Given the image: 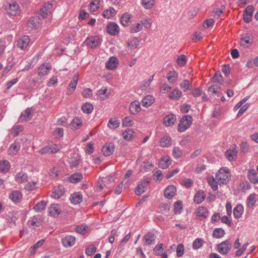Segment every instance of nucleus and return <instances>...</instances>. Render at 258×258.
I'll use <instances>...</instances> for the list:
<instances>
[{
  "instance_id": "a19ab883",
  "label": "nucleus",
  "mask_w": 258,
  "mask_h": 258,
  "mask_svg": "<svg viewBox=\"0 0 258 258\" xmlns=\"http://www.w3.org/2000/svg\"><path fill=\"white\" fill-rule=\"evenodd\" d=\"M39 19L38 17L31 18L28 22V27L29 30L35 28L39 24Z\"/></svg>"
},
{
  "instance_id": "774afa93",
  "label": "nucleus",
  "mask_w": 258,
  "mask_h": 258,
  "mask_svg": "<svg viewBox=\"0 0 258 258\" xmlns=\"http://www.w3.org/2000/svg\"><path fill=\"white\" fill-rule=\"evenodd\" d=\"M96 247L94 245H90L87 248L86 254L88 256H91L96 252Z\"/></svg>"
},
{
  "instance_id": "e433bc0d",
  "label": "nucleus",
  "mask_w": 258,
  "mask_h": 258,
  "mask_svg": "<svg viewBox=\"0 0 258 258\" xmlns=\"http://www.w3.org/2000/svg\"><path fill=\"white\" fill-rule=\"evenodd\" d=\"M28 176L24 172H20L15 176V180L18 183H22L27 180Z\"/></svg>"
},
{
  "instance_id": "bf43d9fd",
  "label": "nucleus",
  "mask_w": 258,
  "mask_h": 258,
  "mask_svg": "<svg viewBox=\"0 0 258 258\" xmlns=\"http://www.w3.org/2000/svg\"><path fill=\"white\" fill-rule=\"evenodd\" d=\"M204 241L201 238L196 239L192 243V247L194 249H198L203 245Z\"/></svg>"
},
{
  "instance_id": "09e8293b",
  "label": "nucleus",
  "mask_w": 258,
  "mask_h": 258,
  "mask_svg": "<svg viewBox=\"0 0 258 258\" xmlns=\"http://www.w3.org/2000/svg\"><path fill=\"white\" fill-rule=\"evenodd\" d=\"M93 106L92 104L85 103L82 106V110L85 113H90L93 110Z\"/></svg>"
},
{
  "instance_id": "58836bf2",
  "label": "nucleus",
  "mask_w": 258,
  "mask_h": 258,
  "mask_svg": "<svg viewBox=\"0 0 258 258\" xmlns=\"http://www.w3.org/2000/svg\"><path fill=\"white\" fill-rule=\"evenodd\" d=\"M182 95V92L178 89L173 90L169 94V97L172 100L178 99Z\"/></svg>"
},
{
  "instance_id": "680f3d73",
  "label": "nucleus",
  "mask_w": 258,
  "mask_h": 258,
  "mask_svg": "<svg viewBox=\"0 0 258 258\" xmlns=\"http://www.w3.org/2000/svg\"><path fill=\"white\" fill-rule=\"evenodd\" d=\"M175 75L176 72L175 71H170L167 75V78L168 80L172 83L175 82L176 81V79H175L176 76Z\"/></svg>"
},
{
  "instance_id": "f704fd0d",
  "label": "nucleus",
  "mask_w": 258,
  "mask_h": 258,
  "mask_svg": "<svg viewBox=\"0 0 258 258\" xmlns=\"http://www.w3.org/2000/svg\"><path fill=\"white\" fill-rule=\"evenodd\" d=\"M225 155L229 161L234 160L237 157V150L236 149L228 150L226 152Z\"/></svg>"
},
{
  "instance_id": "a211bd4d",
  "label": "nucleus",
  "mask_w": 258,
  "mask_h": 258,
  "mask_svg": "<svg viewBox=\"0 0 258 258\" xmlns=\"http://www.w3.org/2000/svg\"><path fill=\"white\" fill-rule=\"evenodd\" d=\"M9 198L14 203H18L22 198L21 192L17 190H13L9 195Z\"/></svg>"
},
{
  "instance_id": "13d9d810",
  "label": "nucleus",
  "mask_w": 258,
  "mask_h": 258,
  "mask_svg": "<svg viewBox=\"0 0 258 258\" xmlns=\"http://www.w3.org/2000/svg\"><path fill=\"white\" fill-rule=\"evenodd\" d=\"M255 197L256 195L255 194H250L248 196L247 198V205L249 207H252L255 205L256 202Z\"/></svg>"
},
{
  "instance_id": "aec40b11",
  "label": "nucleus",
  "mask_w": 258,
  "mask_h": 258,
  "mask_svg": "<svg viewBox=\"0 0 258 258\" xmlns=\"http://www.w3.org/2000/svg\"><path fill=\"white\" fill-rule=\"evenodd\" d=\"M156 236L154 234L151 232H148L143 237V240H145V245H151L155 243Z\"/></svg>"
},
{
  "instance_id": "7ed1b4c3",
  "label": "nucleus",
  "mask_w": 258,
  "mask_h": 258,
  "mask_svg": "<svg viewBox=\"0 0 258 258\" xmlns=\"http://www.w3.org/2000/svg\"><path fill=\"white\" fill-rule=\"evenodd\" d=\"M6 13L10 17H14L20 13L21 10L19 5L15 2L10 3L5 6Z\"/></svg>"
},
{
  "instance_id": "7c9ffc66",
  "label": "nucleus",
  "mask_w": 258,
  "mask_h": 258,
  "mask_svg": "<svg viewBox=\"0 0 258 258\" xmlns=\"http://www.w3.org/2000/svg\"><path fill=\"white\" fill-rule=\"evenodd\" d=\"M132 16L128 13H125L122 15L120 18V23L123 26H128L131 23Z\"/></svg>"
},
{
  "instance_id": "423d86ee",
  "label": "nucleus",
  "mask_w": 258,
  "mask_h": 258,
  "mask_svg": "<svg viewBox=\"0 0 258 258\" xmlns=\"http://www.w3.org/2000/svg\"><path fill=\"white\" fill-rule=\"evenodd\" d=\"M29 37L27 35H24L18 39L17 46L22 50H26L29 47Z\"/></svg>"
},
{
  "instance_id": "79ce46f5",
  "label": "nucleus",
  "mask_w": 258,
  "mask_h": 258,
  "mask_svg": "<svg viewBox=\"0 0 258 258\" xmlns=\"http://www.w3.org/2000/svg\"><path fill=\"white\" fill-rule=\"evenodd\" d=\"M120 121L116 118H111L109 120L107 126L110 129H115L119 126Z\"/></svg>"
},
{
  "instance_id": "9d476101",
  "label": "nucleus",
  "mask_w": 258,
  "mask_h": 258,
  "mask_svg": "<svg viewBox=\"0 0 258 258\" xmlns=\"http://www.w3.org/2000/svg\"><path fill=\"white\" fill-rule=\"evenodd\" d=\"M253 10V7L252 6H248L245 9L243 14V18L245 23H248L251 21Z\"/></svg>"
},
{
  "instance_id": "f257e3e1",
  "label": "nucleus",
  "mask_w": 258,
  "mask_h": 258,
  "mask_svg": "<svg viewBox=\"0 0 258 258\" xmlns=\"http://www.w3.org/2000/svg\"><path fill=\"white\" fill-rule=\"evenodd\" d=\"M230 175L228 170L221 168L216 174V180L219 184L226 183L229 180Z\"/></svg>"
},
{
  "instance_id": "0e129e2a",
  "label": "nucleus",
  "mask_w": 258,
  "mask_h": 258,
  "mask_svg": "<svg viewBox=\"0 0 258 258\" xmlns=\"http://www.w3.org/2000/svg\"><path fill=\"white\" fill-rule=\"evenodd\" d=\"M154 0H143L142 4L146 9H151L154 5Z\"/></svg>"
},
{
  "instance_id": "864d4df0",
  "label": "nucleus",
  "mask_w": 258,
  "mask_h": 258,
  "mask_svg": "<svg viewBox=\"0 0 258 258\" xmlns=\"http://www.w3.org/2000/svg\"><path fill=\"white\" fill-rule=\"evenodd\" d=\"M83 178V175L81 173L77 172L74 173L70 177V181L72 183H77L81 181Z\"/></svg>"
},
{
  "instance_id": "bb28decb",
  "label": "nucleus",
  "mask_w": 258,
  "mask_h": 258,
  "mask_svg": "<svg viewBox=\"0 0 258 258\" xmlns=\"http://www.w3.org/2000/svg\"><path fill=\"white\" fill-rule=\"evenodd\" d=\"M197 216L200 217L201 220L205 219L208 216V210L204 207H199L197 211Z\"/></svg>"
},
{
  "instance_id": "338daca9",
  "label": "nucleus",
  "mask_w": 258,
  "mask_h": 258,
  "mask_svg": "<svg viewBox=\"0 0 258 258\" xmlns=\"http://www.w3.org/2000/svg\"><path fill=\"white\" fill-rule=\"evenodd\" d=\"M107 89L105 88L104 89H100L97 91V95L102 99H104L107 97L108 95L107 94Z\"/></svg>"
},
{
  "instance_id": "b1692460",
  "label": "nucleus",
  "mask_w": 258,
  "mask_h": 258,
  "mask_svg": "<svg viewBox=\"0 0 258 258\" xmlns=\"http://www.w3.org/2000/svg\"><path fill=\"white\" fill-rule=\"evenodd\" d=\"M70 200L72 203L77 205L80 204L82 201L83 196L79 192H75L71 195Z\"/></svg>"
},
{
  "instance_id": "ea45409f",
  "label": "nucleus",
  "mask_w": 258,
  "mask_h": 258,
  "mask_svg": "<svg viewBox=\"0 0 258 258\" xmlns=\"http://www.w3.org/2000/svg\"><path fill=\"white\" fill-rule=\"evenodd\" d=\"M212 79L213 82H217V84H220L221 85L223 86L224 82L223 76L220 72H216L215 73L214 76L212 77Z\"/></svg>"
},
{
  "instance_id": "6e6d98bb",
  "label": "nucleus",
  "mask_w": 258,
  "mask_h": 258,
  "mask_svg": "<svg viewBox=\"0 0 258 258\" xmlns=\"http://www.w3.org/2000/svg\"><path fill=\"white\" fill-rule=\"evenodd\" d=\"M80 157L77 155L76 157L74 158H71L69 160V163L70 164V166L72 167H77L80 163Z\"/></svg>"
},
{
  "instance_id": "9b49d317",
  "label": "nucleus",
  "mask_w": 258,
  "mask_h": 258,
  "mask_svg": "<svg viewBox=\"0 0 258 258\" xmlns=\"http://www.w3.org/2000/svg\"><path fill=\"white\" fill-rule=\"evenodd\" d=\"M51 69L49 63H43L39 68L38 75L41 77L47 75Z\"/></svg>"
},
{
  "instance_id": "4be33fe9",
  "label": "nucleus",
  "mask_w": 258,
  "mask_h": 258,
  "mask_svg": "<svg viewBox=\"0 0 258 258\" xmlns=\"http://www.w3.org/2000/svg\"><path fill=\"white\" fill-rule=\"evenodd\" d=\"M176 192V187L174 185L168 186L164 191V196L165 198L170 199H171Z\"/></svg>"
},
{
  "instance_id": "6ab92c4d",
  "label": "nucleus",
  "mask_w": 258,
  "mask_h": 258,
  "mask_svg": "<svg viewBox=\"0 0 258 258\" xmlns=\"http://www.w3.org/2000/svg\"><path fill=\"white\" fill-rule=\"evenodd\" d=\"M52 9V5L50 2H47L45 3L43 7L41 9L40 11L41 13V15L43 18H45L48 13L51 12V10Z\"/></svg>"
},
{
  "instance_id": "393cba45",
  "label": "nucleus",
  "mask_w": 258,
  "mask_h": 258,
  "mask_svg": "<svg viewBox=\"0 0 258 258\" xmlns=\"http://www.w3.org/2000/svg\"><path fill=\"white\" fill-rule=\"evenodd\" d=\"M176 120V117L173 114H168L166 115L164 118V122L165 125L169 126L173 124Z\"/></svg>"
},
{
  "instance_id": "3c124183",
  "label": "nucleus",
  "mask_w": 258,
  "mask_h": 258,
  "mask_svg": "<svg viewBox=\"0 0 258 258\" xmlns=\"http://www.w3.org/2000/svg\"><path fill=\"white\" fill-rule=\"evenodd\" d=\"M45 202L44 201H41L34 206L33 209L37 212H40L45 209Z\"/></svg>"
},
{
  "instance_id": "e2e57ef3",
  "label": "nucleus",
  "mask_w": 258,
  "mask_h": 258,
  "mask_svg": "<svg viewBox=\"0 0 258 258\" xmlns=\"http://www.w3.org/2000/svg\"><path fill=\"white\" fill-rule=\"evenodd\" d=\"M186 61L187 60L186 56L183 54L179 55L177 58V63L178 65L181 66H184L186 62Z\"/></svg>"
},
{
  "instance_id": "4d7b16f0",
  "label": "nucleus",
  "mask_w": 258,
  "mask_h": 258,
  "mask_svg": "<svg viewBox=\"0 0 258 258\" xmlns=\"http://www.w3.org/2000/svg\"><path fill=\"white\" fill-rule=\"evenodd\" d=\"M88 230V226L84 225H78L76 226L75 229L76 232L83 235L85 234Z\"/></svg>"
},
{
  "instance_id": "1a4fd4ad",
  "label": "nucleus",
  "mask_w": 258,
  "mask_h": 258,
  "mask_svg": "<svg viewBox=\"0 0 258 258\" xmlns=\"http://www.w3.org/2000/svg\"><path fill=\"white\" fill-rule=\"evenodd\" d=\"M107 32L112 36L117 35L119 32L118 25L115 22H110L106 26Z\"/></svg>"
},
{
  "instance_id": "5701e85b",
  "label": "nucleus",
  "mask_w": 258,
  "mask_h": 258,
  "mask_svg": "<svg viewBox=\"0 0 258 258\" xmlns=\"http://www.w3.org/2000/svg\"><path fill=\"white\" fill-rule=\"evenodd\" d=\"M141 110L140 104L138 101L132 102L130 105V111L132 114H135Z\"/></svg>"
},
{
  "instance_id": "cd10ccee",
  "label": "nucleus",
  "mask_w": 258,
  "mask_h": 258,
  "mask_svg": "<svg viewBox=\"0 0 258 258\" xmlns=\"http://www.w3.org/2000/svg\"><path fill=\"white\" fill-rule=\"evenodd\" d=\"M205 198L206 195L204 192L202 190H200L195 196L194 202L198 204H201L205 200Z\"/></svg>"
},
{
  "instance_id": "a878e982",
  "label": "nucleus",
  "mask_w": 258,
  "mask_h": 258,
  "mask_svg": "<svg viewBox=\"0 0 258 258\" xmlns=\"http://www.w3.org/2000/svg\"><path fill=\"white\" fill-rule=\"evenodd\" d=\"M21 146L18 142H15L10 147L8 150L9 155H16L20 150Z\"/></svg>"
},
{
  "instance_id": "c9c22d12",
  "label": "nucleus",
  "mask_w": 258,
  "mask_h": 258,
  "mask_svg": "<svg viewBox=\"0 0 258 258\" xmlns=\"http://www.w3.org/2000/svg\"><path fill=\"white\" fill-rule=\"evenodd\" d=\"M164 248L165 246L163 243H160L156 245L153 249V252L154 254L159 256L165 253L166 252L164 250Z\"/></svg>"
},
{
  "instance_id": "5fc2aeb1",
  "label": "nucleus",
  "mask_w": 258,
  "mask_h": 258,
  "mask_svg": "<svg viewBox=\"0 0 258 258\" xmlns=\"http://www.w3.org/2000/svg\"><path fill=\"white\" fill-rule=\"evenodd\" d=\"M22 130L23 127L21 125H18L12 127L10 130V133L13 137H16L19 135Z\"/></svg>"
},
{
  "instance_id": "c756f323",
  "label": "nucleus",
  "mask_w": 258,
  "mask_h": 258,
  "mask_svg": "<svg viewBox=\"0 0 258 258\" xmlns=\"http://www.w3.org/2000/svg\"><path fill=\"white\" fill-rule=\"evenodd\" d=\"M11 167L10 162L7 160L0 161V172L6 173L8 172Z\"/></svg>"
},
{
  "instance_id": "ddd939ff",
  "label": "nucleus",
  "mask_w": 258,
  "mask_h": 258,
  "mask_svg": "<svg viewBox=\"0 0 258 258\" xmlns=\"http://www.w3.org/2000/svg\"><path fill=\"white\" fill-rule=\"evenodd\" d=\"M48 211L51 216H57L61 212L60 205L55 204H51L48 209Z\"/></svg>"
},
{
  "instance_id": "2f4dec72",
  "label": "nucleus",
  "mask_w": 258,
  "mask_h": 258,
  "mask_svg": "<svg viewBox=\"0 0 258 258\" xmlns=\"http://www.w3.org/2000/svg\"><path fill=\"white\" fill-rule=\"evenodd\" d=\"M154 102V98L151 95H147L142 101V105L145 107H149Z\"/></svg>"
},
{
  "instance_id": "2eb2a0df",
  "label": "nucleus",
  "mask_w": 258,
  "mask_h": 258,
  "mask_svg": "<svg viewBox=\"0 0 258 258\" xmlns=\"http://www.w3.org/2000/svg\"><path fill=\"white\" fill-rule=\"evenodd\" d=\"M115 149V146L112 143L105 145L102 148V152L104 156H109L112 155Z\"/></svg>"
},
{
  "instance_id": "20e7f679",
  "label": "nucleus",
  "mask_w": 258,
  "mask_h": 258,
  "mask_svg": "<svg viewBox=\"0 0 258 258\" xmlns=\"http://www.w3.org/2000/svg\"><path fill=\"white\" fill-rule=\"evenodd\" d=\"M222 85L220 84H213L210 86L208 88V93L210 95L211 97H213L215 98V99H217L216 97L217 96L218 97H220L222 93Z\"/></svg>"
},
{
  "instance_id": "0eeeda50",
  "label": "nucleus",
  "mask_w": 258,
  "mask_h": 258,
  "mask_svg": "<svg viewBox=\"0 0 258 258\" xmlns=\"http://www.w3.org/2000/svg\"><path fill=\"white\" fill-rule=\"evenodd\" d=\"M84 43L91 48H95L101 43V41L98 36H92L88 37L85 40Z\"/></svg>"
},
{
  "instance_id": "4468645a",
  "label": "nucleus",
  "mask_w": 258,
  "mask_h": 258,
  "mask_svg": "<svg viewBox=\"0 0 258 258\" xmlns=\"http://www.w3.org/2000/svg\"><path fill=\"white\" fill-rule=\"evenodd\" d=\"M79 77L77 75H75L72 80L70 83V84L67 89V93L68 94H71L75 90L77 85L78 82Z\"/></svg>"
},
{
  "instance_id": "c85d7f7f",
  "label": "nucleus",
  "mask_w": 258,
  "mask_h": 258,
  "mask_svg": "<svg viewBox=\"0 0 258 258\" xmlns=\"http://www.w3.org/2000/svg\"><path fill=\"white\" fill-rule=\"evenodd\" d=\"M171 164V160L169 157L166 156L161 158L159 161V166L162 169L168 168Z\"/></svg>"
},
{
  "instance_id": "de8ad7c7",
  "label": "nucleus",
  "mask_w": 258,
  "mask_h": 258,
  "mask_svg": "<svg viewBox=\"0 0 258 258\" xmlns=\"http://www.w3.org/2000/svg\"><path fill=\"white\" fill-rule=\"evenodd\" d=\"M207 181L208 184L210 185L213 190L216 191L218 189V184L217 180H216V178L215 179L212 177H208L207 178Z\"/></svg>"
},
{
  "instance_id": "603ef678",
  "label": "nucleus",
  "mask_w": 258,
  "mask_h": 258,
  "mask_svg": "<svg viewBox=\"0 0 258 258\" xmlns=\"http://www.w3.org/2000/svg\"><path fill=\"white\" fill-rule=\"evenodd\" d=\"M115 14V11L113 8H110L109 9L104 11L103 12V16L107 19H110L114 16Z\"/></svg>"
},
{
  "instance_id": "8fccbe9b",
  "label": "nucleus",
  "mask_w": 258,
  "mask_h": 258,
  "mask_svg": "<svg viewBox=\"0 0 258 258\" xmlns=\"http://www.w3.org/2000/svg\"><path fill=\"white\" fill-rule=\"evenodd\" d=\"M183 209V205L180 201H177L175 204L174 206V214L177 215L180 214L182 212Z\"/></svg>"
},
{
  "instance_id": "c03bdc74",
  "label": "nucleus",
  "mask_w": 258,
  "mask_h": 258,
  "mask_svg": "<svg viewBox=\"0 0 258 258\" xmlns=\"http://www.w3.org/2000/svg\"><path fill=\"white\" fill-rule=\"evenodd\" d=\"M140 44V41L137 38H134L127 42L128 47L131 49H135Z\"/></svg>"
},
{
  "instance_id": "37998d69",
  "label": "nucleus",
  "mask_w": 258,
  "mask_h": 258,
  "mask_svg": "<svg viewBox=\"0 0 258 258\" xmlns=\"http://www.w3.org/2000/svg\"><path fill=\"white\" fill-rule=\"evenodd\" d=\"M180 88L183 89L184 92H186L188 90L192 89V86L191 82L188 80H184L180 84Z\"/></svg>"
},
{
  "instance_id": "052dcab7",
  "label": "nucleus",
  "mask_w": 258,
  "mask_h": 258,
  "mask_svg": "<svg viewBox=\"0 0 258 258\" xmlns=\"http://www.w3.org/2000/svg\"><path fill=\"white\" fill-rule=\"evenodd\" d=\"M82 125V121L78 117H75L74 118L71 122V125L74 129H77Z\"/></svg>"
},
{
  "instance_id": "69168bd1",
  "label": "nucleus",
  "mask_w": 258,
  "mask_h": 258,
  "mask_svg": "<svg viewBox=\"0 0 258 258\" xmlns=\"http://www.w3.org/2000/svg\"><path fill=\"white\" fill-rule=\"evenodd\" d=\"M133 121L131 117H125L122 119V124L123 126H130L132 125Z\"/></svg>"
},
{
  "instance_id": "f03ea898",
  "label": "nucleus",
  "mask_w": 258,
  "mask_h": 258,
  "mask_svg": "<svg viewBox=\"0 0 258 258\" xmlns=\"http://www.w3.org/2000/svg\"><path fill=\"white\" fill-rule=\"evenodd\" d=\"M192 117L191 116L187 115L183 116L180 119L178 125V131L183 132L186 131L191 124Z\"/></svg>"
},
{
  "instance_id": "39448f33",
  "label": "nucleus",
  "mask_w": 258,
  "mask_h": 258,
  "mask_svg": "<svg viewBox=\"0 0 258 258\" xmlns=\"http://www.w3.org/2000/svg\"><path fill=\"white\" fill-rule=\"evenodd\" d=\"M231 248V244L228 240H225L217 245V251L221 254L228 253Z\"/></svg>"
},
{
  "instance_id": "72a5a7b5",
  "label": "nucleus",
  "mask_w": 258,
  "mask_h": 258,
  "mask_svg": "<svg viewBox=\"0 0 258 258\" xmlns=\"http://www.w3.org/2000/svg\"><path fill=\"white\" fill-rule=\"evenodd\" d=\"M253 41L252 39L251 38L250 35L246 33L244 36H243L240 39V44L244 46H247V45L249 44L252 43Z\"/></svg>"
},
{
  "instance_id": "f3484780",
  "label": "nucleus",
  "mask_w": 258,
  "mask_h": 258,
  "mask_svg": "<svg viewBox=\"0 0 258 258\" xmlns=\"http://www.w3.org/2000/svg\"><path fill=\"white\" fill-rule=\"evenodd\" d=\"M64 193V188L62 185L55 187L52 192L51 197L54 199H59Z\"/></svg>"
},
{
  "instance_id": "a18cd8bd",
  "label": "nucleus",
  "mask_w": 258,
  "mask_h": 258,
  "mask_svg": "<svg viewBox=\"0 0 258 258\" xmlns=\"http://www.w3.org/2000/svg\"><path fill=\"white\" fill-rule=\"evenodd\" d=\"M160 145L162 147H168L170 146L171 139L168 136L163 137L160 141Z\"/></svg>"
},
{
  "instance_id": "4c0bfd02",
  "label": "nucleus",
  "mask_w": 258,
  "mask_h": 258,
  "mask_svg": "<svg viewBox=\"0 0 258 258\" xmlns=\"http://www.w3.org/2000/svg\"><path fill=\"white\" fill-rule=\"evenodd\" d=\"M243 207L241 205H238L234 208L233 214L235 218H239L243 213Z\"/></svg>"
},
{
  "instance_id": "473e14b6",
  "label": "nucleus",
  "mask_w": 258,
  "mask_h": 258,
  "mask_svg": "<svg viewBox=\"0 0 258 258\" xmlns=\"http://www.w3.org/2000/svg\"><path fill=\"white\" fill-rule=\"evenodd\" d=\"M124 140L128 141L132 140L134 137V132L133 129L127 128L122 134Z\"/></svg>"
},
{
  "instance_id": "f8f14e48",
  "label": "nucleus",
  "mask_w": 258,
  "mask_h": 258,
  "mask_svg": "<svg viewBox=\"0 0 258 258\" xmlns=\"http://www.w3.org/2000/svg\"><path fill=\"white\" fill-rule=\"evenodd\" d=\"M76 238L74 236L67 235L61 239L62 245L66 247L72 246L75 243Z\"/></svg>"
},
{
  "instance_id": "6e6552de",
  "label": "nucleus",
  "mask_w": 258,
  "mask_h": 258,
  "mask_svg": "<svg viewBox=\"0 0 258 258\" xmlns=\"http://www.w3.org/2000/svg\"><path fill=\"white\" fill-rule=\"evenodd\" d=\"M33 116V109L31 108H27L25 111L22 112L19 118V122H26L30 120Z\"/></svg>"
},
{
  "instance_id": "dca6fc26",
  "label": "nucleus",
  "mask_w": 258,
  "mask_h": 258,
  "mask_svg": "<svg viewBox=\"0 0 258 258\" xmlns=\"http://www.w3.org/2000/svg\"><path fill=\"white\" fill-rule=\"evenodd\" d=\"M118 62V61L117 57L112 56L106 62V68L108 70H114L117 67Z\"/></svg>"
},
{
  "instance_id": "412c9836",
  "label": "nucleus",
  "mask_w": 258,
  "mask_h": 258,
  "mask_svg": "<svg viewBox=\"0 0 258 258\" xmlns=\"http://www.w3.org/2000/svg\"><path fill=\"white\" fill-rule=\"evenodd\" d=\"M247 176L248 179L251 183L254 184L258 183V175L254 169L248 170Z\"/></svg>"
},
{
  "instance_id": "49530a36",
  "label": "nucleus",
  "mask_w": 258,
  "mask_h": 258,
  "mask_svg": "<svg viewBox=\"0 0 258 258\" xmlns=\"http://www.w3.org/2000/svg\"><path fill=\"white\" fill-rule=\"evenodd\" d=\"M225 232L224 229L221 228H216L213 232L212 235L216 238H220L224 236Z\"/></svg>"
}]
</instances>
